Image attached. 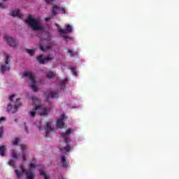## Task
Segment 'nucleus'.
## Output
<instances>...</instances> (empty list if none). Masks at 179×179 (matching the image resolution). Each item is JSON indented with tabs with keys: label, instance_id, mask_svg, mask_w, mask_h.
<instances>
[{
	"label": "nucleus",
	"instance_id": "20",
	"mask_svg": "<svg viewBox=\"0 0 179 179\" xmlns=\"http://www.w3.org/2000/svg\"><path fill=\"white\" fill-rule=\"evenodd\" d=\"M46 77L48 78V79H54L55 78V73L52 71H50L47 75Z\"/></svg>",
	"mask_w": 179,
	"mask_h": 179
},
{
	"label": "nucleus",
	"instance_id": "28",
	"mask_svg": "<svg viewBox=\"0 0 179 179\" xmlns=\"http://www.w3.org/2000/svg\"><path fill=\"white\" fill-rule=\"evenodd\" d=\"M27 52H28V54H29V55H33V54H34V50H31V49H27Z\"/></svg>",
	"mask_w": 179,
	"mask_h": 179
},
{
	"label": "nucleus",
	"instance_id": "19",
	"mask_svg": "<svg viewBox=\"0 0 179 179\" xmlns=\"http://www.w3.org/2000/svg\"><path fill=\"white\" fill-rule=\"evenodd\" d=\"M59 10V7L57 6H54L52 9V14L53 16H55L57 15V12Z\"/></svg>",
	"mask_w": 179,
	"mask_h": 179
},
{
	"label": "nucleus",
	"instance_id": "35",
	"mask_svg": "<svg viewBox=\"0 0 179 179\" xmlns=\"http://www.w3.org/2000/svg\"><path fill=\"white\" fill-rule=\"evenodd\" d=\"M21 150H22V152H24V150H26V145L22 144L21 145Z\"/></svg>",
	"mask_w": 179,
	"mask_h": 179
},
{
	"label": "nucleus",
	"instance_id": "26",
	"mask_svg": "<svg viewBox=\"0 0 179 179\" xmlns=\"http://www.w3.org/2000/svg\"><path fill=\"white\" fill-rule=\"evenodd\" d=\"M11 152H12V157L13 159H17V154L15 152V150H13Z\"/></svg>",
	"mask_w": 179,
	"mask_h": 179
},
{
	"label": "nucleus",
	"instance_id": "45",
	"mask_svg": "<svg viewBox=\"0 0 179 179\" xmlns=\"http://www.w3.org/2000/svg\"><path fill=\"white\" fill-rule=\"evenodd\" d=\"M15 122H16V121H17V120H15Z\"/></svg>",
	"mask_w": 179,
	"mask_h": 179
},
{
	"label": "nucleus",
	"instance_id": "21",
	"mask_svg": "<svg viewBox=\"0 0 179 179\" xmlns=\"http://www.w3.org/2000/svg\"><path fill=\"white\" fill-rule=\"evenodd\" d=\"M15 171L17 178H21L22 176H23V173H25L23 172V171H18L17 169H15Z\"/></svg>",
	"mask_w": 179,
	"mask_h": 179
},
{
	"label": "nucleus",
	"instance_id": "41",
	"mask_svg": "<svg viewBox=\"0 0 179 179\" xmlns=\"http://www.w3.org/2000/svg\"><path fill=\"white\" fill-rule=\"evenodd\" d=\"M45 2H47V3H52V0H45Z\"/></svg>",
	"mask_w": 179,
	"mask_h": 179
},
{
	"label": "nucleus",
	"instance_id": "36",
	"mask_svg": "<svg viewBox=\"0 0 179 179\" xmlns=\"http://www.w3.org/2000/svg\"><path fill=\"white\" fill-rule=\"evenodd\" d=\"M45 41H51V36L48 35L47 38L44 39Z\"/></svg>",
	"mask_w": 179,
	"mask_h": 179
},
{
	"label": "nucleus",
	"instance_id": "23",
	"mask_svg": "<svg viewBox=\"0 0 179 179\" xmlns=\"http://www.w3.org/2000/svg\"><path fill=\"white\" fill-rule=\"evenodd\" d=\"M67 54H69L70 57H75V55H78V52H73V51L68 49Z\"/></svg>",
	"mask_w": 179,
	"mask_h": 179
},
{
	"label": "nucleus",
	"instance_id": "18",
	"mask_svg": "<svg viewBox=\"0 0 179 179\" xmlns=\"http://www.w3.org/2000/svg\"><path fill=\"white\" fill-rule=\"evenodd\" d=\"M6 152V148L5 145L0 146V156H5V153Z\"/></svg>",
	"mask_w": 179,
	"mask_h": 179
},
{
	"label": "nucleus",
	"instance_id": "24",
	"mask_svg": "<svg viewBox=\"0 0 179 179\" xmlns=\"http://www.w3.org/2000/svg\"><path fill=\"white\" fill-rule=\"evenodd\" d=\"M62 138H64V143H68L69 142V139L68 138V137L66 136V134L65 133H62L61 134Z\"/></svg>",
	"mask_w": 179,
	"mask_h": 179
},
{
	"label": "nucleus",
	"instance_id": "6",
	"mask_svg": "<svg viewBox=\"0 0 179 179\" xmlns=\"http://www.w3.org/2000/svg\"><path fill=\"white\" fill-rule=\"evenodd\" d=\"M54 59V57H52V55H48V56L45 58L43 57V55H40L37 57V61H38L39 64H47L48 61H52Z\"/></svg>",
	"mask_w": 179,
	"mask_h": 179
},
{
	"label": "nucleus",
	"instance_id": "32",
	"mask_svg": "<svg viewBox=\"0 0 179 179\" xmlns=\"http://www.w3.org/2000/svg\"><path fill=\"white\" fill-rule=\"evenodd\" d=\"M19 144V138H15V141H13V145H16Z\"/></svg>",
	"mask_w": 179,
	"mask_h": 179
},
{
	"label": "nucleus",
	"instance_id": "8",
	"mask_svg": "<svg viewBox=\"0 0 179 179\" xmlns=\"http://www.w3.org/2000/svg\"><path fill=\"white\" fill-rule=\"evenodd\" d=\"M4 40L5 41H6L7 44H8V45H10V47H16V45H17V42L16 41V39L8 36V35H5L4 36Z\"/></svg>",
	"mask_w": 179,
	"mask_h": 179
},
{
	"label": "nucleus",
	"instance_id": "4",
	"mask_svg": "<svg viewBox=\"0 0 179 179\" xmlns=\"http://www.w3.org/2000/svg\"><path fill=\"white\" fill-rule=\"evenodd\" d=\"M29 167H30V169L27 171V170H26V169L24 168V166L23 164L20 165V169H21L22 173H25V174L27 176V178L33 179V178H34V174H33V170L31 169L36 168V165H34V164H33V163H31L29 164Z\"/></svg>",
	"mask_w": 179,
	"mask_h": 179
},
{
	"label": "nucleus",
	"instance_id": "1",
	"mask_svg": "<svg viewBox=\"0 0 179 179\" xmlns=\"http://www.w3.org/2000/svg\"><path fill=\"white\" fill-rule=\"evenodd\" d=\"M25 22L27 23L29 27H31V29L34 30V31L44 30V27L40 22V20L33 17V15L28 16V17L25 20Z\"/></svg>",
	"mask_w": 179,
	"mask_h": 179
},
{
	"label": "nucleus",
	"instance_id": "7",
	"mask_svg": "<svg viewBox=\"0 0 179 179\" xmlns=\"http://www.w3.org/2000/svg\"><path fill=\"white\" fill-rule=\"evenodd\" d=\"M46 136H50L51 132H55V129L52 127V122H47L44 127Z\"/></svg>",
	"mask_w": 179,
	"mask_h": 179
},
{
	"label": "nucleus",
	"instance_id": "12",
	"mask_svg": "<svg viewBox=\"0 0 179 179\" xmlns=\"http://www.w3.org/2000/svg\"><path fill=\"white\" fill-rule=\"evenodd\" d=\"M19 107H22V102L20 101V99L17 98L14 103L15 111L13 113H16L19 110Z\"/></svg>",
	"mask_w": 179,
	"mask_h": 179
},
{
	"label": "nucleus",
	"instance_id": "27",
	"mask_svg": "<svg viewBox=\"0 0 179 179\" xmlns=\"http://www.w3.org/2000/svg\"><path fill=\"white\" fill-rule=\"evenodd\" d=\"M9 166H11V167H15V161L13 159H10L8 162Z\"/></svg>",
	"mask_w": 179,
	"mask_h": 179
},
{
	"label": "nucleus",
	"instance_id": "34",
	"mask_svg": "<svg viewBox=\"0 0 179 179\" xmlns=\"http://www.w3.org/2000/svg\"><path fill=\"white\" fill-rule=\"evenodd\" d=\"M12 110V104H8L7 106V111H10Z\"/></svg>",
	"mask_w": 179,
	"mask_h": 179
},
{
	"label": "nucleus",
	"instance_id": "37",
	"mask_svg": "<svg viewBox=\"0 0 179 179\" xmlns=\"http://www.w3.org/2000/svg\"><path fill=\"white\" fill-rule=\"evenodd\" d=\"M16 96V95L13 94L10 96V101H13V98H15Z\"/></svg>",
	"mask_w": 179,
	"mask_h": 179
},
{
	"label": "nucleus",
	"instance_id": "33",
	"mask_svg": "<svg viewBox=\"0 0 179 179\" xmlns=\"http://www.w3.org/2000/svg\"><path fill=\"white\" fill-rule=\"evenodd\" d=\"M71 132H72V130H71V129H69L68 130H66V133L64 134H66V135H70Z\"/></svg>",
	"mask_w": 179,
	"mask_h": 179
},
{
	"label": "nucleus",
	"instance_id": "46",
	"mask_svg": "<svg viewBox=\"0 0 179 179\" xmlns=\"http://www.w3.org/2000/svg\"><path fill=\"white\" fill-rule=\"evenodd\" d=\"M3 1H6V0H3Z\"/></svg>",
	"mask_w": 179,
	"mask_h": 179
},
{
	"label": "nucleus",
	"instance_id": "16",
	"mask_svg": "<svg viewBox=\"0 0 179 179\" xmlns=\"http://www.w3.org/2000/svg\"><path fill=\"white\" fill-rule=\"evenodd\" d=\"M48 108H43L42 111L39 113V115H41V117H47L48 115Z\"/></svg>",
	"mask_w": 179,
	"mask_h": 179
},
{
	"label": "nucleus",
	"instance_id": "38",
	"mask_svg": "<svg viewBox=\"0 0 179 179\" xmlns=\"http://www.w3.org/2000/svg\"><path fill=\"white\" fill-rule=\"evenodd\" d=\"M3 121H6V119L3 117H0V124L1 122H3Z\"/></svg>",
	"mask_w": 179,
	"mask_h": 179
},
{
	"label": "nucleus",
	"instance_id": "15",
	"mask_svg": "<svg viewBox=\"0 0 179 179\" xmlns=\"http://www.w3.org/2000/svg\"><path fill=\"white\" fill-rule=\"evenodd\" d=\"M41 105H38L33 109L32 111L29 112L30 117H36V112L37 110H41Z\"/></svg>",
	"mask_w": 179,
	"mask_h": 179
},
{
	"label": "nucleus",
	"instance_id": "14",
	"mask_svg": "<svg viewBox=\"0 0 179 179\" xmlns=\"http://www.w3.org/2000/svg\"><path fill=\"white\" fill-rule=\"evenodd\" d=\"M68 78H66L64 80H60L59 85L61 86L62 90H64V89L66 88V83H68Z\"/></svg>",
	"mask_w": 179,
	"mask_h": 179
},
{
	"label": "nucleus",
	"instance_id": "25",
	"mask_svg": "<svg viewBox=\"0 0 179 179\" xmlns=\"http://www.w3.org/2000/svg\"><path fill=\"white\" fill-rule=\"evenodd\" d=\"M40 174H41V176H43L45 179H49L50 178V176H48L47 173H45V172H44V171H41Z\"/></svg>",
	"mask_w": 179,
	"mask_h": 179
},
{
	"label": "nucleus",
	"instance_id": "44",
	"mask_svg": "<svg viewBox=\"0 0 179 179\" xmlns=\"http://www.w3.org/2000/svg\"><path fill=\"white\" fill-rule=\"evenodd\" d=\"M61 11L65 13V9L64 8H61Z\"/></svg>",
	"mask_w": 179,
	"mask_h": 179
},
{
	"label": "nucleus",
	"instance_id": "42",
	"mask_svg": "<svg viewBox=\"0 0 179 179\" xmlns=\"http://www.w3.org/2000/svg\"><path fill=\"white\" fill-rule=\"evenodd\" d=\"M25 131L27 134H29V129H27V126H25Z\"/></svg>",
	"mask_w": 179,
	"mask_h": 179
},
{
	"label": "nucleus",
	"instance_id": "10",
	"mask_svg": "<svg viewBox=\"0 0 179 179\" xmlns=\"http://www.w3.org/2000/svg\"><path fill=\"white\" fill-rule=\"evenodd\" d=\"M44 94H45V97L47 101H48V100H50V97L51 99H58V97H59V95L58 94V92H54V91H51L50 92V95H48L47 94V92H45Z\"/></svg>",
	"mask_w": 179,
	"mask_h": 179
},
{
	"label": "nucleus",
	"instance_id": "13",
	"mask_svg": "<svg viewBox=\"0 0 179 179\" xmlns=\"http://www.w3.org/2000/svg\"><path fill=\"white\" fill-rule=\"evenodd\" d=\"M10 15L13 17H22V13H20V11H19V9L13 10Z\"/></svg>",
	"mask_w": 179,
	"mask_h": 179
},
{
	"label": "nucleus",
	"instance_id": "3",
	"mask_svg": "<svg viewBox=\"0 0 179 179\" xmlns=\"http://www.w3.org/2000/svg\"><path fill=\"white\" fill-rule=\"evenodd\" d=\"M22 76L24 78H29V79L31 80V89L34 92H37L38 90V88L37 87V85H34L36 83V76H34V73L29 71H25L24 72Z\"/></svg>",
	"mask_w": 179,
	"mask_h": 179
},
{
	"label": "nucleus",
	"instance_id": "40",
	"mask_svg": "<svg viewBox=\"0 0 179 179\" xmlns=\"http://www.w3.org/2000/svg\"><path fill=\"white\" fill-rule=\"evenodd\" d=\"M22 160L26 162V155H24V153L22 154Z\"/></svg>",
	"mask_w": 179,
	"mask_h": 179
},
{
	"label": "nucleus",
	"instance_id": "9",
	"mask_svg": "<svg viewBox=\"0 0 179 179\" xmlns=\"http://www.w3.org/2000/svg\"><path fill=\"white\" fill-rule=\"evenodd\" d=\"M65 115L62 114L60 116V119L57 120V128H60V129H62V128H64V127H65Z\"/></svg>",
	"mask_w": 179,
	"mask_h": 179
},
{
	"label": "nucleus",
	"instance_id": "39",
	"mask_svg": "<svg viewBox=\"0 0 179 179\" xmlns=\"http://www.w3.org/2000/svg\"><path fill=\"white\" fill-rule=\"evenodd\" d=\"M0 8L1 9H5V5H3V3H0Z\"/></svg>",
	"mask_w": 179,
	"mask_h": 179
},
{
	"label": "nucleus",
	"instance_id": "17",
	"mask_svg": "<svg viewBox=\"0 0 179 179\" xmlns=\"http://www.w3.org/2000/svg\"><path fill=\"white\" fill-rule=\"evenodd\" d=\"M61 162L63 164V167H64V168L68 167V162H66V156H62L61 157Z\"/></svg>",
	"mask_w": 179,
	"mask_h": 179
},
{
	"label": "nucleus",
	"instance_id": "43",
	"mask_svg": "<svg viewBox=\"0 0 179 179\" xmlns=\"http://www.w3.org/2000/svg\"><path fill=\"white\" fill-rule=\"evenodd\" d=\"M50 20H51V18H50V17L45 18V21L46 22H50Z\"/></svg>",
	"mask_w": 179,
	"mask_h": 179
},
{
	"label": "nucleus",
	"instance_id": "22",
	"mask_svg": "<svg viewBox=\"0 0 179 179\" xmlns=\"http://www.w3.org/2000/svg\"><path fill=\"white\" fill-rule=\"evenodd\" d=\"M63 150H65L66 152H71V146L66 145V147L59 148L60 152H62Z\"/></svg>",
	"mask_w": 179,
	"mask_h": 179
},
{
	"label": "nucleus",
	"instance_id": "30",
	"mask_svg": "<svg viewBox=\"0 0 179 179\" xmlns=\"http://www.w3.org/2000/svg\"><path fill=\"white\" fill-rule=\"evenodd\" d=\"M71 70L73 75H74L75 76H76L78 75V73L76 72V70L75 69V68H71Z\"/></svg>",
	"mask_w": 179,
	"mask_h": 179
},
{
	"label": "nucleus",
	"instance_id": "29",
	"mask_svg": "<svg viewBox=\"0 0 179 179\" xmlns=\"http://www.w3.org/2000/svg\"><path fill=\"white\" fill-rule=\"evenodd\" d=\"M3 137V127H0V138Z\"/></svg>",
	"mask_w": 179,
	"mask_h": 179
},
{
	"label": "nucleus",
	"instance_id": "31",
	"mask_svg": "<svg viewBox=\"0 0 179 179\" xmlns=\"http://www.w3.org/2000/svg\"><path fill=\"white\" fill-rule=\"evenodd\" d=\"M32 100H34V103H38V104H40L41 101H40V99H34V96L31 97Z\"/></svg>",
	"mask_w": 179,
	"mask_h": 179
},
{
	"label": "nucleus",
	"instance_id": "5",
	"mask_svg": "<svg viewBox=\"0 0 179 179\" xmlns=\"http://www.w3.org/2000/svg\"><path fill=\"white\" fill-rule=\"evenodd\" d=\"M4 57H5V64L1 66V73H5L6 71H9L10 68H9V66L8 65L10 62V57L8 53H4Z\"/></svg>",
	"mask_w": 179,
	"mask_h": 179
},
{
	"label": "nucleus",
	"instance_id": "2",
	"mask_svg": "<svg viewBox=\"0 0 179 179\" xmlns=\"http://www.w3.org/2000/svg\"><path fill=\"white\" fill-rule=\"evenodd\" d=\"M73 30V28H72V26L71 24H67L66 26V29L62 28H58L57 31L59 32V34L61 37H63V38H65V40H71V38L69 36H67L66 34H69L72 32Z\"/></svg>",
	"mask_w": 179,
	"mask_h": 179
},
{
	"label": "nucleus",
	"instance_id": "11",
	"mask_svg": "<svg viewBox=\"0 0 179 179\" xmlns=\"http://www.w3.org/2000/svg\"><path fill=\"white\" fill-rule=\"evenodd\" d=\"M39 48L41 50L43 51V52H45L46 51H50V50L52 48V45H44L40 44Z\"/></svg>",
	"mask_w": 179,
	"mask_h": 179
}]
</instances>
